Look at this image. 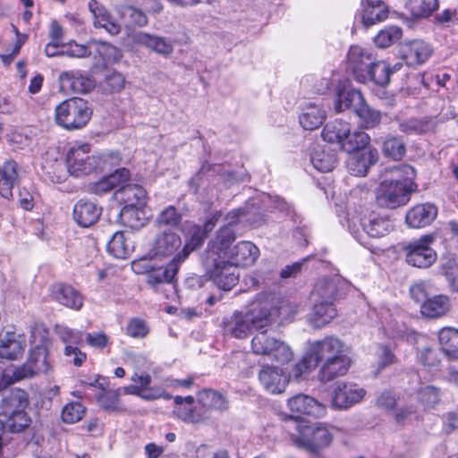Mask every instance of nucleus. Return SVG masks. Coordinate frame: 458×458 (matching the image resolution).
Returning <instances> with one entry per match:
<instances>
[{
	"label": "nucleus",
	"mask_w": 458,
	"mask_h": 458,
	"mask_svg": "<svg viewBox=\"0 0 458 458\" xmlns=\"http://www.w3.org/2000/svg\"><path fill=\"white\" fill-rule=\"evenodd\" d=\"M310 162L315 169L321 173H327L336 165V152L327 145L316 144L310 150Z\"/></svg>",
	"instance_id": "obj_28"
},
{
	"label": "nucleus",
	"mask_w": 458,
	"mask_h": 458,
	"mask_svg": "<svg viewBox=\"0 0 458 458\" xmlns=\"http://www.w3.org/2000/svg\"><path fill=\"white\" fill-rule=\"evenodd\" d=\"M436 122L431 118H410L399 122V130L406 134H420L433 131Z\"/></svg>",
	"instance_id": "obj_45"
},
{
	"label": "nucleus",
	"mask_w": 458,
	"mask_h": 458,
	"mask_svg": "<svg viewBox=\"0 0 458 458\" xmlns=\"http://www.w3.org/2000/svg\"><path fill=\"white\" fill-rule=\"evenodd\" d=\"M99 405L108 411H122L124 410L119 399V390H104L97 396Z\"/></svg>",
	"instance_id": "obj_51"
},
{
	"label": "nucleus",
	"mask_w": 458,
	"mask_h": 458,
	"mask_svg": "<svg viewBox=\"0 0 458 458\" xmlns=\"http://www.w3.org/2000/svg\"><path fill=\"white\" fill-rule=\"evenodd\" d=\"M125 79L123 75L117 72L107 74L102 83V89L105 92H119L124 87Z\"/></svg>",
	"instance_id": "obj_63"
},
{
	"label": "nucleus",
	"mask_w": 458,
	"mask_h": 458,
	"mask_svg": "<svg viewBox=\"0 0 458 458\" xmlns=\"http://www.w3.org/2000/svg\"><path fill=\"white\" fill-rule=\"evenodd\" d=\"M403 35L402 30L397 26L386 27L380 30L374 38L377 47L386 48L398 41Z\"/></svg>",
	"instance_id": "obj_53"
},
{
	"label": "nucleus",
	"mask_w": 458,
	"mask_h": 458,
	"mask_svg": "<svg viewBox=\"0 0 458 458\" xmlns=\"http://www.w3.org/2000/svg\"><path fill=\"white\" fill-rule=\"evenodd\" d=\"M361 22L365 28L387 18L388 8L383 0H362Z\"/></svg>",
	"instance_id": "obj_30"
},
{
	"label": "nucleus",
	"mask_w": 458,
	"mask_h": 458,
	"mask_svg": "<svg viewBox=\"0 0 458 458\" xmlns=\"http://www.w3.org/2000/svg\"><path fill=\"white\" fill-rule=\"evenodd\" d=\"M437 216V208L430 203L420 204L411 208L406 214V223L413 228L430 225Z\"/></svg>",
	"instance_id": "obj_29"
},
{
	"label": "nucleus",
	"mask_w": 458,
	"mask_h": 458,
	"mask_svg": "<svg viewBox=\"0 0 458 458\" xmlns=\"http://www.w3.org/2000/svg\"><path fill=\"white\" fill-rule=\"evenodd\" d=\"M438 7L437 0H408L407 8L416 18H426Z\"/></svg>",
	"instance_id": "obj_49"
},
{
	"label": "nucleus",
	"mask_w": 458,
	"mask_h": 458,
	"mask_svg": "<svg viewBox=\"0 0 458 458\" xmlns=\"http://www.w3.org/2000/svg\"><path fill=\"white\" fill-rule=\"evenodd\" d=\"M432 47L424 40L415 39L405 43L402 56L410 66L424 64L432 55Z\"/></svg>",
	"instance_id": "obj_26"
},
{
	"label": "nucleus",
	"mask_w": 458,
	"mask_h": 458,
	"mask_svg": "<svg viewBox=\"0 0 458 458\" xmlns=\"http://www.w3.org/2000/svg\"><path fill=\"white\" fill-rule=\"evenodd\" d=\"M28 405V394L21 389L13 390L3 397L0 403V421L5 432L20 433L30 427L31 418L26 411Z\"/></svg>",
	"instance_id": "obj_4"
},
{
	"label": "nucleus",
	"mask_w": 458,
	"mask_h": 458,
	"mask_svg": "<svg viewBox=\"0 0 458 458\" xmlns=\"http://www.w3.org/2000/svg\"><path fill=\"white\" fill-rule=\"evenodd\" d=\"M382 151L386 157L400 160L406 152L405 143L401 137L389 135L382 143Z\"/></svg>",
	"instance_id": "obj_48"
},
{
	"label": "nucleus",
	"mask_w": 458,
	"mask_h": 458,
	"mask_svg": "<svg viewBox=\"0 0 458 458\" xmlns=\"http://www.w3.org/2000/svg\"><path fill=\"white\" fill-rule=\"evenodd\" d=\"M451 298L446 294L430 296L420 306V313L426 319H439L447 316L452 310Z\"/></svg>",
	"instance_id": "obj_21"
},
{
	"label": "nucleus",
	"mask_w": 458,
	"mask_h": 458,
	"mask_svg": "<svg viewBox=\"0 0 458 458\" xmlns=\"http://www.w3.org/2000/svg\"><path fill=\"white\" fill-rule=\"evenodd\" d=\"M53 300L66 308L80 310L82 308L84 298L82 294L69 284H55L50 288Z\"/></svg>",
	"instance_id": "obj_25"
},
{
	"label": "nucleus",
	"mask_w": 458,
	"mask_h": 458,
	"mask_svg": "<svg viewBox=\"0 0 458 458\" xmlns=\"http://www.w3.org/2000/svg\"><path fill=\"white\" fill-rule=\"evenodd\" d=\"M86 408L80 402H71L64 406L62 410V420L68 424L80 421L85 415Z\"/></svg>",
	"instance_id": "obj_56"
},
{
	"label": "nucleus",
	"mask_w": 458,
	"mask_h": 458,
	"mask_svg": "<svg viewBox=\"0 0 458 458\" xmlns=\"http://www.w3.org/2000/svg\"><path fill=\"white\" fill-rule=\"evenodd\" d=\"M356 114L368 128L375 127L381 120L380 112L370 108L365 102L357 109Z\"/></svg>",
	"instance_id": "obj_61"
},
{
	"label": "nucleus",
	"mask_w": 458,
	"mask_h": 458,
	"mask_svg": "<svg viewBox=\"0 0 458 458\" xmlns=\"http://www.w3.org/2000/svg\"><path fill=\"white\" fill-rule=\"evenodd\" d=\"M336 97L335 109L338 113L349 108L353 109L356 113L357 109L364 103L360 91L352 89L349 81H344L338 84Z\"/></svg>",
	"instance_id": "obj_20"
},
{
	"label": "nucleus",
	"mask_w": 458,
	"mask_h": 458,
	"mask_svg": "<svg viewBox=\"0 0 458 458\" xmlns=\"http://www.w3.org/2000/svg\"><path fill=\"white\" fill-rule=\"evenodd\" d=\"M249 213L244 208L229 212L225 218V224L209 241L202 256L201 263L206 274L224 291H230L237 284L236 267L251 266L259 257V249L249 241L239 242L230 249L236 239L235 225Z\"/></svg>",
	"instance_id": "obj_1"
},
{
	"label": "nucleus",
	"mask_w": 458,
	"mask_h": 458,
	"mask_svg": "<svg viewBox=\"0 0 458 458\" xmlns=\"http://www.w3.org/2000/svg\"><path fill=\"white\" fill-rule=\"evenodd\" d=\"M62 90L71 93H87L94 87V81L80 71H65L58 77Z\"/></svg>",
	"instance_id": "obj_23"
},
{
	"label": "nucleus",
	"mask_w": 458,
	"mask_h": 458,
	"mask_svg": "<svg viewBox=\"0 0 458 458\" xmlns=\"http://www.w3.org/2000/svg\"><path fill=\"white\" fill-rule=\"evenodd\" d=\"M182 246L181 237L171 231H165L157 235L153 251L157 257H169Z\"/></svg>",
	"instance_id": "obj_38"
},
{
	"label": "nucleus",
	"mask_w": 458,
	"mask_h": 458,
	"mask_svg": "<svg viewBox=\"0 0 458 458\" xmlns=\"http://www.w3.org/2000/svg\"><path fill=\"white\" fill-rule=\"evenodd\" d=\"M337 293L335 281L331 278H321L316 283L312 292V301L334 302Z\"/></svg>",
	"instance_id": "obj_42"
},
{
	"label": "nucleus",
	"mask_w": 458,
	"mask_h": 458,
	"mask_svg": "<svg viewBox=\"0 0 458 458\" xmlns=\"http://www.w3.org/2000/svg\"><path fill=\"white\" fill-rule=\"evenodd\" d=\"M259 379L263 387L271 394L283 393L288 382L282 369L274 366L263 367L259 373Z\"/></svg>",
	"instance_id": "obj_27"
},
{
	"label": "nucleus",
	"mask_w": 458,
	"mask_h": 458,
	"mask_svg": "<svg viewBox=\"0 0 458 458\" xmlns=\"http://www.w3.org/2000/svg\"><path fill=\"white\" fill-rule=\"evenodd\" d=\"M182 219L181 214L174 206L165 208L157 217V224L159 226H176Z\"/></svg>",
	"instance_id": "obj_62"
},
{
	"label": "nucleus",
	"mask_w": 458,
	"mask_h": 458,
	"mask_svg": "<svg viewBox=\"0 0 458 458\" xmlns=\"http://www.w3.org/2000/svg\"><path fill=\"white\" fill-rule=\"evenodd\" d=\"M369 76L366 83L372 81L379 86H386L390 82L391 69L390 65L385 61H374L373 64L368 70Z\"/></svg>",
	"instance_id": "obj_47"
},
{
	"label": "nucleus",
	"mask_w": 458,
	"mask_h": 458,
	"mask_svg": "<svg viewBox=\"0 0 458 458\" xmlns=\"http://www.w3.org/2000/svg\"><path fill=\"white\" fill-rule=\"evenodd\" d=\"M347 227L358 242L369 248L364 234L371 238L384 237L393 230V224L387 216L366 209L348 217Z\"/></svg>",
	"instance_id": "obj_5"
},
{
	"label": "nucleus",
	"mask_w": 458,
	"mask_h": 458,
	"mask_svg": "<svg viewBox=\"0 0 458 458\" xmlns=\"http://www.w3.org/2000/svg\"><path fill=\"white\" fill-rule=\"evenodd\" d=\"M415 170L409 165L386 169L384 179L376 189V201L381 208L394 209L406 205L417 185Z\"/></svg>",
	"instance_id": "obj_3"
},
{
	"label": "nucleus",
	"mask_w": 458,
	"mask_h": 458,
	"mask_svg": "<svg viewBox=\"0 0 458 458\" xmlns=\"http://www.w3.org/2000/svg\"><path fill=\"white\" fill-rule=\"evenodd\" d=\"M220 217H221V213L216 212L208 219H207V221L205 222V224L203 225V228H201L200 226L196 225L194 224L187 223V225H185V230L187 231V239H186L185 243L192 239L193 233H194L193 228L196 227L199 230V233H200V235L202 238L201 242L196 246V248L198 246H199L204 242V239L207 237L208 233L215 228V226L216 225Z\"/></svg>",
	"instance_id": "obj_55"
},
{
	"label": "nucleus",
	"mask_w": 458,
	"mask_h": 458,
	"mask_svg": "<svg viewBox=\"0 0 458 458\" xmlns=\"http://www.w3.org/2000/svg\"><path fill=\"white\" fill-rule=\"evenodd\" d=\"M90 146L82 144L72 148L66 157L67 170L74 177H82L96 172V161L89 155Z\"/></svg>",
	"instance_id": "obj_14"
},
{
	"label": "nucleus",
	"mask_w": 458,
	"mask_h": 458,
	"mask_svg": "<svg viewBox=\"0 0 458 458\" xmlns=\"http://www.w3.org/2000/svg\"><path fill=\"white\" fill-rule=\"evenodd\" d=\"M121 224L132 230H139L147 223L143 207L124 206L119 213Z\"/></svg>",
	"instance_id": "obj_40"
},
{
	"label": "nucleus",
	"mask_w": 458,
	"mask_h": 458,
	"mask_svg": "<svg viewBox=\"0 0 458 458\" xmlns=\"http://www.w3.org/2000/svg\"><path fill=\"white\" fill-rule=\"evenodd\" d=\"M193 229L192 239L184 244L182 250L178 252L165 267L157 266V264L153 266L147 276L148 284L154 287L163 283L169 284L173 282L179 270L180 265L189 257L202 240L199 230L196 227Z\"/></svg>",
	"instance_id": "obj_10"
},
{
	"label": "nucleus",
	"mask_w": 458,
	"mask_h": 458,
	"mask_svg": "<svg viewBox=\"0 0 458 458\" xmlns=\"http://www.w3.org/2000/svg\"><path fill=\"white\" fill-rule=\"evenodd\" d=\"M433 241L431 235H425L409 242L403 248L407 263L420 268L432 266L437 258V252L431 247Z\"/></svg>",
	"instance_id": "obj_13"
},
{
	"label": "nucleus",
	"mask_w": 458,
	"mask_h": 458,
	"mask_svg": "<svg viewBox=\"0 0 458 458\" xmlns=\"http://www.w3.org/2000/svg\"><path fill=\"white\" fill-rule=\"evenodd\" d=\"M312 361L313 360L309 355L308 351H306L302 359L292 369L289 374V377L295 380L301 379L303 376L309 374L310 371L317 368L316 366L311 365Z\"/></svg>",
	"instance_id": "obj_59"
},
{
	"label": "nucleus",
	"mask_w": 458,
	"mask_h": 458,
	"mask_svg": "<svg viewBox=\"0 0 458 458\" xmlns=\"http://www.w3.org/2000/svg\"><path fill=\"white\" fill-rule=\"evenodd\" d=\"M26 340L23 335L13 330H6L0 334V358L6 360H18L24 352Z\"/></svg>",
	"instance_id": "obj_19"
},
{
	"label": "nucleus",
	"mask_w": 458,
	"mask_h": 458,
	"mask_svg": "<svg viewBox=\"0 0 458 458\" xmlns=\"http://www.w3.org/2000/svg\"><path fill=\"white\" fill-rule=\"evenodd\" d=\"M92 47H95L103 59L107 62L115 60L118 56V49L115 47L100 41H92L88 45L71 41L68 44H64L61 54L72 58H85L91 55Z\"/></svg>",
	"instance_id": "obj_16"
},
{
	"label": "nucleus",
	"mask_w": 458,
	"mask_h": 458,
	"mask_svg": "<svg viewBox=\"0 0 458 458\" xmlns=\"http://www.w3.org/2000/svg\"><path fill=\"white\" fill-rule=\"evenodd\" d=\"M287 406L293 413L298 416L306 414L314 417H322L326 414V406L313 397L299 394L287 402Z\"/></svg>",
	"instance_id": "obj_22"
},
{
	"label": "nucleus",
	"mask_w": 458,
	"mask_h": 458,
	"mask_svg": "<svg viewBox=\"0 0 458 458\" xmlns=\"http://www.w3.org/2000/svg\"><path fill=\"white\" fill-rule=\"evenodd\" d=\"M431 284L428 281H418L411 285V298L417 303L423 304L430 297Z\"/></svg>",
	"instance_id": "obj_58"
},
{
	"label": "nucleus",
	"mask_w": 458,
	"mask_h": 458,
	"mask_svg": "<svg viewBox=\"0 0 458 458\" xmlns=\"http://www.w3.org/2000/svg\"><path fill=\"white\" fill-rule=\"evenodd\" d=\"M376 59L373 50L360 46H352L347 55V66L357 81L366 83L368 70Z\"/></svg>",
	"instance_id": "obj_15"
},
{
	"label": "nucleus",
	"mask_w": 458,
	"mask_h": 458,
	"mask_svg": "<svg viewBox=\"0 0 458 458\" xmlns=\"http://www.w3.org/2000/svg\"><path fill=\"white\" fill-rule=\"evenodd\" d=\"M378 159L377 150L375 148H364L361 151L353 152L346 162L347 169L351 174L364 176L369 169Z\"/></svg>",
	"instance_id": "obj_24"
},
{
	"label": "nucleus",
	"mask_w": 458,
	"mask_h": 458,
	"mask_svg": "<svg viewBox=\"0 0 458 458\" xmlns=\"http://www.w3.org/2000/svg\"><path fill=\"white\" fill-rule=\"evenodd\" d=\"M307 351L313 360L311 365H321L318 375L321 382H329L344 376L351 366L348 348L335 336L310 342Z\"/></svg>",
	"instance_id": "obj_2"
},
{
	"label": "nucleus",
	"mask_w": 458,
	"mask_h": 458,
	"mask_svg": "<svg viewBox=\"0 0 458 458\" xmlns=\"http://www.w3.org/2000/svg\"><path fill=\"white\" fill-rule=\"evenodd\" d=\"M91 115L88 102L80 98L64 100L55 107L56 123L69 131L86 126Z\"/></svg>",
	"instance_id": "obj_9"
},
{
	"label": "nucleus",
	"mask_w": 458,
	"mask_h": 458,
	"mask_svg": "<svg viewBox=\"0 0 458 458\" xmlns=\"http://www.w3.org/2000/svg\"><path fill=\"white\" fill-rule=\"evenodd\" d=\"M387 334L389 337L405 339L408 343L416 345L417 360L425 368L434 369L439 366L441 353L437 349L432 348L426 335L403 327H398L396 329L388 328Z\"/></svg>",
	"instance_id": "obj_12"
},
{
	"label": "nucleus",
	"mask_w": 458,
	"mask_h": 458,
	"mask_svg": "<svg viewBox=\"0 0 458 458\" xmlns=\"http://www.w3.org/2000/svg\"><path fill=\"white\" fill-rule=\"evenodd\" d=\"M199 403L206 409L224 411L228 408V402L219 392L205 389L198 394Z\"/></svg>",
	"instance_id": "obj_44"
},
{
	"label": "nucleus",
	"mask_w": 458,
	"mask_h": 458,
	"mask_svg": "<svg viewBox=\"0 0 458 458\" xmlns=\"http://www.w3.org/2000/svg\"><path fill=\"white\" fill-rule=\"evenodd\" d=\"M369 141L370 138L366 132L355 131L352 133L350 131L346 137H344L341 148L349 153L357 152L356 150L360 148L364 149Z\"/></svg>",
	"instance_id": "obj_50"
},
{
	"label": "nucleus",
	"mask_w": 458,
	"mask_h": 458,
	"mask_svg": "<svg viewBox=\"0 0 458 458\" xmlns=\"http://www.w3.org/2000/svg\"><path fill=\"white\" fill-rule=\"evenodd\" d=\"M443 273L453 292L458 293V258L447 257L441 265Z\"/></svg>",
	"instance_id": "obj_54"
},
{
	"label": "nucleus",
	"mask_w": 458,
	"mask_h": 458,
	"mask_svg": "<svg viewBox=\"0 0 458 458\" xmlns=\"http://www.w3.org/2000/svg\"><path fill=\"white\" fill-rule=\"evenodd\" d=\"M125 393L139 395L146 400H155L161 397L165 399L171 398V395L161 387H153L148 389V393H145L139 386H130L125 388Z\"/></svg>",
	"instance_id": "obj_60"
},
{
	"label": "nucleus",
	"mask_w": 458,
	"mask_h": 458,
	"mask_svg": "<svg viewBox=\"0 0 458 458\" xmlns=\"http://www.w3.org/2000/svg\"><path fill=\"white\" fill-rule=\"evenodd\" d=\"M438 340L445 355L454 360H458V329L444 327L438 333Z\"/></svg>",
	"instance_id": "obj_43"
},
{
	"label": "nucleus",
	"mask_w": 458,
	"mask_h": 458,
	"mask_svg": "<svg viewBox=\"0 0 458 458\" xmlns=\"http://www.w3.org/2000/svg\"><path fill=\"white\" fill-rule=\"evenodd\" d=\"M366 391L354 383L338 382L333 394L332 405L338 409H347L360 402Z\"/></svg>",
	"instance_id": "obj_18"
},
{
	"label": "nucleus",
	"mask_w": 458,
	"mask_h": 458,
	"mask_svg": "<svg viewBox=\"0 0 458 458\" xmlns=\"http://www.w3.org/2000/svg\"><path fill=\"white\" fill-rule=\"evenodd\" d=\"M129 170L125 168L117 169L114 173L92 183L90 185V191L98 195L105 194L113 189L121 187L129 180Z\"/></svg>",
	"instance_id": "obj_36"
},
{
	"label": "nucleus",
	"mask_w": 458,
	"mask_h": 458,
	"mask_svg": "<svg viewBox=\"0 0 458 458\" xmlns=\"http://www.w3.org/2000/svg\"><path fill=\"white\" fill-rule=\"evenodd\" d=\"M223 329L225 335L242 339L246 338L253 329L244 312H234L223 321Z\"/></svg>",
	"instance_id": "obj_32"
},
{
	"label": "nucleus",
	"mask_w": 458,
	"mask_h": 458,
	"mask_svg": "<svg viewBox=\"0 0 458 458\" xmlns=\"http://www.w3.org/2000/svg\"><path fill=\"white\" fill-rule=\"evenodd\" d=\"M337 315L334 302L313 301L312 311L309 316V323L314 328H321Z\"/></svg>",
	"instance_id": "obj_35"
},
{
	"label": "nucleus",
	"mask_w": 458,
	"mask_h": 458,
	"mask_svg": "<svg viewBox=\"0 0 458 458\" xmlns=\"http://www.w3.org/2000/svg\"><path fill=\"white\" fill-rule=\"evenodd\" d=\"M116 198L124 202V206L144 207L146 203L147 192L141 186L133 184L121 186V190L116 192Z\"/></svg>",
	"instance_id": "obj_41"
},
{
	"label": "nucleus",
	"mask_w": 458,
	"mask_h": 458,
	"mask_svg": "<svg viewBox=\"0 0 458 458\" xmlns=\"http://www.w3.org/2000/svg\"><path fill=\"white\" fill-rule=\"evenodd\" d=\"M89 9L93 14L95 27L105 29L110 35H117L121 31V26L111 17L109 13L98 1L90 0Z\"/></svg>",
	"instance_id": "obj_34"
},
{
	"label": "nucleus",
	"mask_w": 458,
	"mask_h": 458,
	"mask_svg": "<svg viewBox=\"0 0 458 458\" xmlns=\"http://www.w3.org/2000/svg\"><path fill=\"white\" fill-rule=\"evenodd\" d=\"M21 171L13 160L6 161L0 168V194L9 199L13 197V189L19 182Z\"/></svg>",
	"instance_id": "obj_31"
},
{
	"label": "nucleus",
	"mask_w": 458,
	"mask_h": 458,
	"mask_svg": "<svg viewBox=\"0 0 458 458\" xmlns=\"http://www.w3.org/2000/svg\"><path fill=\"white\" fill-rule=\"evenodd\" d=\"M301 306L290 303L280 307L277 310L272 303L270 295L265 293L257 294L255 299L249 304L245 313L253 329L257 331L266 330L270 327L277 317V313L289 314L293 317L301 310Z\"/></svg>",
	"instance_id": "obj_6"
},
{
	"label": "nucleus",
	"mask_w": 458,
	"mask_h": 458,
	"mask_svg": "<svg viewBox=\"0 0 458 458\" xmlns=\"http://www.w3.org/2000/svg\"><path fill=\"white\" fill-rule=\"evenodd\" d=\"M250 347L254 354L280 364L287 363L293 358V352L289 344L268 335L267 330L259 331L253 336Z\"/></svg>",
	"instance_id": "obj_11"
},
{
	"label": "nucleus",
	"mask_w": 458,
	"mask_h": 458,
	"mask_svg": "<svg viewBox=\"0 0 458 458\" xmlns=\"http://www.w3.org/2000/svg\"><path fill=\"white\" fill-rule=\"evenodd\" d=\"M350 132V124L343 120H335L327 123L323 131L322 137L325 141L336 144L339 148L344 140V137Z\"/></svg>",
	"instance_id": "obj_39"
},
{
	"label": "nucleus",
	"mask_w": 458,
	"mask_h": 458,
	"mask_svg": "<svg viewBox=\"0 0 458 458\" xmlns=\"http://www.w3.org/2000/svg\"><path fill=\"white\" fill-rule=\"evenodd\" d=\"M50 369L47 351L42 346H36L29 355L27 361L21 366H10L4 369V386H11L23 379L31 378Z\"/></svg>",
	"instance_id": "obj_8"
},
{
	"label": "nucleus",
	"mask_w": 458,
	"mask_h": 458,
	"mask_svg": "<svg viewBox=\"0 0 458 458\" xmlns=\"http://www.w3.org/2000/svg\"><path fill=\"white\" fill-rule=\"evenodd\" d=\"M327 118L326 106L318 100H305L300 106L299 123L307 131L319 128Z\"/></svg>",
	"instance_id": "obj_17"
},
{
	"label": "nucleus",
	"mask_w": 458,
	"mask_h": 458,
	"mask_svg": "<svg viewBox=\"0 0 458 458\" xmlns=\"http://www.w3.org/2000/svg\"><path fill=\"white\" fill-rule=\"evenodd\" d=\"M107 251L116 259H126L132 251V245L128 242L123 232H116L106 246Z\"/></svg>",
	"instance_id": "obj_46"
},
{
	"label": "nucleus",
	"mask_w": 458,
	"mask_h": 458,
	"mask_svg": "<svg viewBox=\"0 0 458 458\" xmlns=\"http://www.w3.org/2000/svg\"><path fill=\"white\" fill-rule=\"evenodd\" d=\"M291 441L298 448L318 454L330 445L333 435L329 428L320 422L310 424L301 422L297 424L296 433L291 435Z\"/></svg>",
	"instance_id": "obj_7"
},
{
	"label": "nucleus",
	"mask_w": 458,
	"mask_h": 458,
	"mask_svg": "<svg viewBox=\"0 0 458 458\" xmlns=\"http://www.w3.org/2000/svg\"><path fill=\"white\" fill-rule=\"evenodd\" d=\"M96 163V172L105 171L120 164L121 157L117 151H104L98 155H93Z\"/></svg>",
	"instance_id": "obj_57"
},
{
	"label": "nucleus",
	"mask_w": 458,
	"mask_h": 458,
	"mask_svg": "<svg viewBox=\"0 0 458 458\" xmlns=\"http://www.w3.org/2000/svg\"><path fill=\"white\" fill-rule=\"evenodd\" d=\"M441 394L442 392L439 387L433 385H426L420 387L417 398L425 408H432L439 403Z\"/></svg>",
	"instance_id": "obj_52"
},
{
	"label": "nucleus",
	"mask_w": 458,
	"mask_h": 458,
	"mask_svg": "<svg viewBox=\"0 0 458 458\" xmlns=\"http://www.w3.org/2000/svg\"><path fill=\"white\" fill-rule=\"evenodd\" d=\"M132 41L164 56L170 55L174 51V46L170 40L144 32L133 34Z\"/></svg>",
	"instance_id": "obj_33"
},
{
	"label": "nucleus",
	"mask_w": 458,
	"mask_h": 458,
	"mask_svg": "<svg viewBox=\"0 0 458 458\" xmlns=\"http://www.w3.org/2000/svg\"><path fill=\"white\" fill-rule=\"evenodd\" d=\"M101 214V209L91 201L80 200L73 208V217L76 223L82 227L94 225Z\"/></svg>",
	"instance_id": "obj_37"
},
{
	"label": "nucleus",
	"mask_w": 458,
	"mask_h": 458,
	"mask_svg": "<svg viewBox=\"0 0 458 458\" xmlns=\"http://www.w3.org/2000/svg\"><path fill=\"white\" fill-rule=\"evenodd\" d=\"M55 331L62 342L67 345L80 344L83 340V334L79 330H74L64 326H58Z\"/></svg>",
	"instance_id": "obj_64"
}]
</instances>
